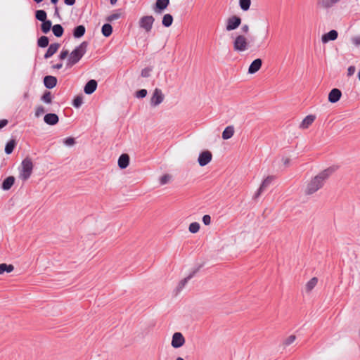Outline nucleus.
I'll return each instance as SVG.
<instances>
[{
	"mask_svg": "<svg viewBox=\"0 0 360 360\" xmlns=\"http://www.w3.org/2000/svg\"><path fill=\"white\" fill-rule=\"evenodd\" d=\"M338 37V33L336 30H332L328 33H326L321 37V41L323 44H326L329 41H335Z\"/></svg>",
	"mask_w": 360,
	"mask_h": 360,
	"instance_id": "10",
	"label": "nucleus"
},
{
	"mask_svg": "<svg viewBox=\"0 0 360 360\" xmlns=\"http://www.w3.org/2000/svg\"><path fill=\"white\" fill-rule=\"evenodd\" d=\"M356 68L354 66H349L347 69V75L348 76H352L354 74Z\"/></svg>",
	"mask_w": 360,
	"mask_h": 360,
	"instance_id": "49",
	"label": "nucleus"
},
{
	"mask_svg": "<svg viewBox=\"0 0 360 360\" xmlns=\"http://www.w3.org/2000/svg\"><path fill=\"white\" fill-rule=\"evenodd\" d=\"M176 360H184L182 357H177Z\"/></svg>",
	"mask_w": 360,
	"mask_h": 360,
	"instance_id": "59",
	"label": "nucleus"
},
{
	"mask_svg": "<svg viewBox=\"0 0 360 360\" xmlns=\"http://www.w3.org/2000/svg\"><path fill=\"white\" fill-rule=\"evenodd\" d=\"M340 0H317V6L323 9H328L334 6Z\"/></svg>",
	"mask_w": 360,
	"mask_h": 360,
	"instance_id": "11",
	"label": "nucleus"
},
{
	"mask_svg": "<svg viewBox=\"0 0 360 360\" xmlns=\"http://www.w3.org/2000/svg\"><path fill=\"white\" fill-rule=\"evenodd\" d=\"M315 116L310 115H307L300 123V128L307 129L314 121Z\"/></svg>",
	"mask_w": 360,
	"mask_h": 360,
	"instance_id": "19",
	"label": "nucleus"
},
{
	"mask_svg": "<svg viewBox=\"0 0 360 360\" xmlns=\"http://www.w3.org/2000/svg\"><path fill=\"white\" fill-rule=\"evenodd\" d=\"M282 160H283L284 165H288V164L290 162V159L289 158H283Z\"/></svg>",
	"mask_w": 360,
	"mask_h": 360,
	"instance_id": "55",
	"label": "nucleus"
},
{
	"mask_svg": "<svg viewBox=\"0 0 360 360\" xmlns=\"http://www.w3.org/2000/svg\"><path fill=\"white\" fill-rule=\"evenodd\" d=\"M129 164V156L127 154H122L118 159V166L121 169H125Z\"/></svg>",
	"mask_w": 360,
	"mask_h": 360,
	"instance_id": "18",
	"label": "nucleus"
},
{
	"mask_svg": "<svg viewBox=\"0 0 360 360\" xmlns=\"http://www.w3.org/2000/svg\"><path fill=\"white\" fill-rule=\"evenodd\" d=\"M295 339H296L295 335H290L289 337H288L285 339L284 343L285 345H290L295 340Z\"/></svg>",
	"mask_w": 360,
	"mask_h": 360,
	"instance_id": "45",
	"label": "nucleus"
},
{
	"mask_svg": "<svg viewBox=\"0 0 360 360\" xmlns=\"http://www.w3.org/2000/svg\"><path fill=\"white\" fill-rule=\"evenodd\" d=\"M51 68L53 69H57V70L61 69L63 68V63H57L56 65H53Z\"/></svg>",
	"mask_w": 360,
	"mask_h": 360,
	"instance_id": "53",
	"label": "nucleus"
},
{
	"mask_svg": "<svg viewBox=\"0 0 360 360\" xmlns=\"http://www.w3.org/2000/svg\"><path fill=\"white\" fill-rule=\"evenodd\" d=\"M117 0H110V2L112 5H115L117 3Z\"/></svg>",
	"mask_w": 360,
	"mask_h": 360,
	"instance_id": "56",
	"label": "nucleus"
},
{
	"mask_svg": "<svg viewBox=\"0 0 360 360\" xmlns=\"http://www.w3.org/2000/svg\"><path fill=\"white\" fill-rule=\"evenodd\" d=\"M86 29L84 25L77 26L73 30V36L75 38H80L84 36Z\"/></svg>",
	"mask_w": 360,
	"mask_h": 360,
	"instance_id": "23",
	"label": "nucleus"
},
{
	"mask_svg": "<svg viewBox=\"0 0 360 360\" xmlns=\"http://www.w3.org/2000/svg\"><path fill=\"white\" fill-rule=\"evenodd\" d=\"M44 83L46 88L48 89H52L56 86L57 84V79L56 77L53 76H46L44 78Z\"/></svg>",
	"mask_w": 360,
	"mask_h": 360,
	"instance_id": "17",
	"label": "nucleus"
},
{
	"mask_svg": "<svg viewBox=\"0 0 360 360\" xmlns=\"http://www.w3.org/2000/svg\"><path fill=\"white\" fill-rule=\"evenodd\" d=\"M358 77H359V79L360 80V70H359V72L358 74Z\"/></svg>",
	"mask_w": 360,
	"mask_h": 360,
	"instance_id": "60",
	"label": "nucleus"
},
{
	"mask_svg": "<svg viewBox=\"0 0 360 360\" xmlns=\"http://www.w3.org/2000/svg\"><path fill=\"white\" fill-rule=\"evenodd\" d=\"M242 31L245 33H248L249 32V30H250V27H249V25L245 24V25H243L242 28H241Z\"/></svg>",
	"mask_w": 360,
	"mask_h": 360,
	"instance_id": "52",
	"label": "nucleus"
},
{
	"mask_svg": "<svg viewBox=\"0 0 360 360\" xmlns=\"http://www.w3.org/2000/svg\"><path fill=\"white\" fill-rule=\"evenodd\" d=\"M8 124V120L6 119H3L0 120V129L4 128L5 126H6Z\"/></svg>",
	"mask_w": 360,
	"mask_h": 360,
	"instance_id": "51",
	"label": "nucleus"
},
{
	"mask_svg": "<svg viewBox=\"0 0 360 360\" xmlns=\"http://www.w3.org/2000/svg\"><path fill=\"white\" fill-rule=\"evenodd\" d=\"M275 177L274 176H268L263 180L259 187L265 190L272 183Z\"/></svg>",
	"mask_w": 360,
	"mask_h": 360,
	"instance_id": "30",
	"label": "nucleus"
},
{
	"mask_svg": "<svg viewBox=\"0 0 360 360\" xmlns=\"http://www.w3.org/2000/svg\"><path fill=\"white\" fill-rule=\"evenodd\" d=\"M169 4V0H157L155 2V11L160 12L165 9Z\"/></svg>",
	"mask_w": 360,
	"mask_h": 360,
	"instance_id": "20",
	"label": "nucleus"
},
{
	"mask_svg": "<svg viewBox=\"0 0 360 360\" xmlns=\"http://www.w3.org/2000/svg\"><path fill=\"white\" fill-rule=\"evenodd\" d=\"M338 169V166H330L318 173L307 181L304 186L303 193L307 196H311L323 188L326 181Z\"/></svg>",
	"mask_w": 360,
	"mask_h": 360,
	"instance_id": "1",
	"label": "nucleus"
},
{
	"mask_svg": "<svg viewBox=\"0 0 360 360\" xmlns=\"http://www.w3.org/2000/svg\"><path fill=\"white\" fill-rule=\"evenodd\" d=\"M317 283H318V278H317L314 277L311 279H310L307 283V284L305 285V290H306V292H311L314 288V287L316 285Z\"/></svg>",
	"mask_w": 360,
	"mask_h": 360,
	"instance_id": "24",
	"label": "nucleus"
},
{
	"mask_svg": "<svg viewBox=\"0 0 360 360\" xmlns=\"http://www.w3.org/2000/svg\"><path fill=\"white\" fill-rule=\"evenodd\" d=\"M233 46L235 51L243 52L249 49L250 43L245 36L238 34L234 38Z\"/></svg>",
	"mask_w": 360,
	"mask_h": 360,
	"instance_id": "3",
	"label": "nucleus"
},
{
	"mask_svg": "<svg viewBox=\"0 0 360 360\" xmlns=\"http://www.w3.org/2000/svg\"><path fill=\"white\" fill-rule=\"evenodd\" d=\"M185 343V338L184 335L179 333L176 332L172 335V339L171 342V345L174 348H179L182 347Z\"/></svg>",
	"mask_w": 360,
	"mask_h": 360,
	"instance_id": "7",
	"label": "nucleus"
},
{
	"mask_svg": "<svg viewBox=\"0 0 360 360\" xmlns=\"http://www.w3.org/2000/svg\"><path fill=\"white\" fill-rule=\"evenodd\" d=\"M34 1H35L36 3H40L41 1H43L44 0H33Z\"/></svg>",
	"mask_w": 360,
	"mask_h": 360,
	"instance_id": "58",
	"label": "nucleus"
},
{
	"mask_svg": "<svg viewBox=\"0 0 360 360\" xmlns=\"http://www.w3.org/2000/svg\"><path fill=\"white\" fill-rule=\"evenodd\" d=\"M52 98L53 97L50 91H46L41 96V101L48 104L51 103Z\"/></svg>",
	"mask_w": 360,
	"mask_h": 360,
	"instance_id": "35",
	"label": "nucleus"
},
{
	"mask_svg": "<svg viewBox=\"0 0 360 360\" xmlns=\"http://www.w3.org/2000/svg\"><path fill=\"white\" fill-rule=\"evenodd\" d=\"M63 143L68 146H72L75 143V141L74 138L68 137L64 140Z\"/></svg>",
	"mask_w": 360,
	"mask_h": 360,
	"instance_id": "44",
	"label": "nucleus"
},
{
	"mask_svg": "<svg viewBox=\"0 0 360 360\" xmlns=\"http://www.w3.org/2000/svg\"><path fill=\"white\" fill-rule=\"evenodd\" d=\"M97 88V82L94 79L89 80L85 85L84 91L86 94H93Z\"/></svg>",
	"mask_w": 360,
	"mask_h": 360,
	"instance_id": "16",
	"label": "nucleus"
},
{
	"mask_svg": "<svg viewBox=\"0 0 360 360\" xmlns=\"http://www.w3.org/2000/svg\"><path fill=\"white\" fill-rule=\"evenodd\" d=\"M45 112H46V110H45L44 107H43L42 105H39L36 108L35 116L40 117L41 115L44 114Z\"/></svg>",
	"mask_w": 360,
	"mask_h": 360,
	"instance_id": "40",
	"label": "nucleus"
},
{
	"mask_svg": "<svg viewBox=\"0 0 360 360\" xmlns=\"http://www.w3.org/2000/svg\"><path fill=\"white\" fill-rule=\"evenodd\" d=\"M262 64V61L260 58L253 60L248 68V73L255 74L261 68Z\"/></svg>",
	"mask_w": 360,
	"mask_h": 360,
	"instance_id": "14",
	"label": "nucleus"
},
{
	"mask_svg": "<svg viewBox=\"0 0 360 360\" xmlns=\"http://www.w3.org/2000/svg\"><path fill=\"white\" fill-rule=\"evenodd\" d=\"M173 22V17L170 14H165L162 18V23L165 27H169Z\"/></svg>",
	"mask_w": 360,
	"mask_h": 360,
	"instance_id": "31",
	"label": "nucleus"
},
{
	"mask_svg": "<svg viewBox=\"0 0 360 360\" xmlns=\"http://www.w3.org/2000/svg\"><path fill=\"white\" fill-rule=\"evenodd\" d=\"M264 191V190L262 189V188H260V187H259V188H258L257 191V192L255 193V194L254 195L253 198H254L255 199L258 198L260 196V195L262 194V193Z\"/></svg>",
	"mask_w": 360,
	"mask_h": 360,
	"instance_id": "50",
	"label": "nucleus"
},
{
	"mask_svg": "<svg viewBox=\"0 0 360 360\" xmlns=\"http://www.w3.org/2000/svg\"><path fill=\"white\" fill-rule=\"evenodd\" d=\"M147 95V91L146 89H141L136 93V96L139 98H143Z\"/></svg>",
	"mask_w": 360,
	"mask_h": 360,
	"instance_id": "43",
	"label": "nucleus"
},
{
	"mask_svg": "<svg viewBox=\"0 0 360 360\" xmlns=\"http://www.w3.org/2000/svg\"><path fill=\"white\" fill-rule=\"evenodd\" d=\"M13 269L14 267L12 264L2 263L0 264V275L3 274L4 272L10 273Z\"/></svg>",
	"mask_w": 360,
	"mask_h": 360,
	"instance_id": "29",
	"label": "nucleus"
},
{
	"mask_svg": "<svg viewBox=\"0 0 360 360\" xmlns=\"http://www.w3.org/2000/svg\"><path fill=\"white\" fill-rule=\"evenodd\" d=\"M234 134V127L233 126H228L225 128L224 131L222 132V139L224 140L229 139Z\"/></svg>",
	"mask_w": 360,
	"mask_h": 360,
	"instance_id": "22",
	"label": "nucleus"
},
{
	"mask_svg": "<svg viewBox=\"0 0 360 360\" xmlns=\"http://www.w3.org/2000/svg\"><path fill=\"white\" fill-rule=\"evenodd\" d=\"M44 121L49 125H55L58 122L59 118L55 113H48L45 115Z\"/></svg>",
	"mask_w": 360,
	"mask_h": 360,
	"instance_id": "13",
	"label": "nucleus"
},
{
	"mask_svg": "<svg viewBox=\"0 0 360 360\" xmlns=\"http://www.w3.org/2000/svg\"><path fill=\"white\" fill-rule=\"evenodd\" d=\"M59 48H60V44H58V43L51 44L49 46L46 53L44 54V58L48 59V58H51L53 54H55L58 51Z\"/></svg>",
	"mask_w": 360,
	"mask_h": 360,
	"instance_id": "15",
	"label": "nucleus"
},
{
	"mask_svg": "<svg viewBox=\"0 0 360 360\" xmlns=\"http://www.w3.org/2000/svg\"><path fill=\"white\" fill-rule=\"evenodd\" d=\"M51 3L53 4H56L58 0H51Z\"/></svg>",
	"mask_w": 360,
	"mask_h": 360,
	"instance_id": "57",
	"label": "nucleus"
},
{
	"mask_svg": "<svg viewBox=\"0 0 360 360\" xmlns=\"http://www.w3.org/2000/svg\"><path fill=\"white\" fill-rule=\"evenodd\" d=\"M88 46V42L83 41L77 46L69 55L67 66L72 67L77 63L83 56L86 53Z\"/></svg>",
	"mask_w": 360,
	"mask_h": 360,
	"instance_id": "2",
	"label": "nucleus"
},
{
	"mask_svg": "<svg viewBox=\"0 0 360 360\" xmlns=\"http://www.w3.org/2000/svg\"><path fill=\"white\" fill-rule=\"evenodd\" d=\"M202 222L205 225L208 226L211 223V217L208 214H205L202 217Z\"/></svg>",
	"mask_w": 360,
	"mask_h": 360,
	"instance_id": "47",
	"label": "nucleus"
},
{
	"mask_svg": "<svg viewBox=\"0 0 360 360\" xmlns=\"http://www.w3.org/2000/svg\"><path fill=\"white\" fill-rule=\"evenodd\" d=\"M82 103H83V98L82 96H77L73 100V105L75 108H79Z\"/></svg>",
	"mask_w": 360,
	"mask_h": 360,
	"instance_id": "39",
	"label": "nucleus"
},
{
	"mask_svg": "<svg viewBox=\"0 0 360 360\" xmlns=\"http://www.w3.org/2000/svg\"><path fill=\"white\" fill-rule=\"evenodd\" d=\"M200 224L198 222H193L189 225L188 230L192 233H195L199 231Z\"/></svg>",
	"mask_w": 360,
	"mask_h": 360,
	"instance_id": "36",
	"label": "nucleus"
},
{
	"mask_svg": "<svg viewBox=\"0 0 360 360\" xmlns=\"http://www.w3.org/2000/svg\"><path fill=\"white\" fill-rule=\"evenodd\" d=\"M33 164L30 158L24 159V181L27 179L32 172Z\"/></svg>",
	"mask_w": 360,
	"mask_h": 360,
	"instance_id": "9",
	"label": "nucleus"
},
{
	"mask_svg": "<svg viewBox=\"0 0 360 360\" xmlns=\"http://www.w3.org/2000/svg\"><path fill=\"white\" fill-rule=\"evenodd\" d=\"M342 93L338 89H333L328 94V101L330 103H336L341 98Z\"/></svg>",
	"mask_w": 360,
	"mask_h": 360,
	"instance_id": "12",
	"label": "nucleus"
},
{
	"mask_svg": "<svg viewBox=\"0 0 360 360\" xmlns=\"http://www.w3.org/2000/svg\"><path fill=\"white\" fill-rule=\"evenodd\" d=\"M164 100V95L160 89H155L150 98V105L155 107L160 105Z\"/></svg>",
	"mask_w": 360,
	"mask_h": 360,
	"instance_id": "6",
	"label": "nucleus"
},
{
	"mask_svg": "<svg viewBox=\"0 0 360 360\" xmlns=\"http://www.w3.org/2000/svg\"><path fill=\"white\" fill-rule=\"evenodd\" d=\"M101 32L105 37L110 36L112 32V25L108 23L104 24L102 27Z\"/></svg>",
	"mask_w": 360,
	"mask_h": 360,
	"instance_id": "28",
	"label": "nucleus"
},
{
	"mask_svg": "<svg viewBox=\"0 0 360 360\" xmlns=\"http://www.w3.org/2000/svg\"><path fill=\"white\" fill-rule=\"evenodd\" d=\"M195 271L192 274H189L187 277L184 278V279L181 280L176 287V289L178 291L181 290L185 285L187 284L188 281L194 276Z\"/></svg>",
	"mask_w": 360,
	"mask_h": 360,
	"instance_id": "25",
	"label": "nucleus"
},
{
	"mask_svg": "<svg viewBox=\"0 0 360 360\" xmlns=\"http://www.w3.org/2000/svg\"><path fill=\"white\" fill-rule=\"evenodd\" d=\"M46 17V13L44 10H37L35 13V18L39 21H44Z\"/></svg>",
	"mask_w": 360,
	"mask_h": 360,
	"instance_id": "33",
	"label": "nucleus"
},
{
	"mask_svg": "<svg viewBox=\"0 0 360 360\" xmlns=\"http://www.w3.org/2000/svg\"><path fill=\"white\" fill-rule=\"evenodd\" d=\"M52 31L56 37H60L63 34L64 30L60 25L57 24L52 27Z\"/></svg>",
	"mask_w": 360,
	"mask_h": 360,
	"instance_id": "27",
	"label": "nucleus"
},
{
	"mask_svg": "<svg viewBox=\"0 0 360 360\" xmlns=\"http://www.w3.org/2000/svg\"><path fill=\"white\" fill-rule=\"evenodd\" d=\"M212 158V155L210 151L205 150L200 153L198 157V163L200 166L203 167L207 165Z\"/></svg>",
	"mask_w": 360,
	"mask_h": 360,
	"instance_id": "8",
	"label": "nucleus"
},
{
	"mask_svg": "<svg viewBox=\"0 0 360 360\" xmlns=\"http://www.w3.org/2000/svg\"><path fill=\"white\" fill-rule=\"evenodd\" d=\"M155 18L153 15L142 16L139 20V26L148 33L152 30Z\"/></svg>",
	"mask_w": 360,
	"mask_h": 360,
	"instance_id": "4",
	"label": "nucleus"
},
{
	"mask_svg": "<svg viewBox=\"0 0 360 360\" xmlns=\"http://www.w3.org/2000/svg\"><path fill=\"white\" fill-rule=\"evenodd\" d=\"M15 147V141H10L7 143L6 147H5V152L7 154H10L13 152Z\"/></svg>",
	"mask_w": 360,
	"mask_h": 360,
	"instance_id": "37",
	"label": "nucleus"
},
{
	"mask_svg": "<svg viewBox=\"0 0 360 360\" xmlns=\"http://www.w3.org/2000/svg\"><path fill=\"white\" fill-rule=\"evenodd\" d=\"M241 24V18L237 15L229 17L226 21V30L228 32L237 29Z\"/></svg>",
	"mask_w": 360,
	"mask_h": 360,
	"instance_id": "5",
	"label": "nucleus"
},
{
	"mask_svg": "<svg viewBox=\"0 0 360 360\" xmlns=\"http://www.w3.org/2000/svg\"><path fill=\"white\" fill-rule=\"evenodd\" d=\"M52 27V23L51 20H45L42 21V24L41 25V32L44 34L48 33L51 28Z\"/></svg>",
	"mask_w": 360,
	"mask_h": 360,
	"instance_id": "26",
	"label": "nucleus"
},
{
	"mask_svg": "<svg viewBox=\"0 0 360 360\" xmlns=\"http://www.w3.org/2000/svg\"><path fill=\"white\" fill-rule=\"evenodd\" d=\"M251 5V0H239V6L240 8L246 11H248Z\"/></svg>",
	"mask_w": 360,
	"mask_h": 360,
	"instance_id": "34",
	"label": "nucleus"
},
{
	"mask_svg": "<svg viewBox=\"0 0 360 360\" xmlns=\"http://www.w3.org/2000/svg\"><path fill=\"white\" fill-rule=\"evenodd\" d=\"M65 4L68 6H72L75 3V0H64Z\"/></svg>",
	"mask_w": 360,
	"mask_h": 360,
	"instance_id": "54",
	"label": "nucleus"
},
{
	"mask_svg": "<svg viewBox=\"0 0 360 360\" xmlns=\"http://www.w3.org/2000/svg\"><path fill=\"white\" fill-rule=\"evenodd\" d=\"M152 69L150 68H146L141 70V77H148L150 75V72Z\"/></svg>",
	"mask_w": 360,
	"mask_h": 360,
	"instance_id": "42",
	"label": "nucleus"
},
{
	"mask_svg": "<svg viewBox=\"0 0 360 360\" xmlns=\"http://www.w3.org/2000/svg\"><path fill=\"white\" fill-rule=\"evenodd\" d=\"M49 38L46 36H41L37 40V46L41 48H45L49 45Z\"/></svg>",
	"mask_w": 360,
	"mask_h": 360,
	"instance_id": "32",
	"label": "nucleus"
},
{
	"mask_svg": "<svg viewBox=\"0 0 360 360\" xmlns=\"http://www.w3.org/2000/svg\"><path fill=\"white\" fill-rule=\"evenodd\" d=\"M352 44L356 46H360V36H355L351 39Z\"/></svg>",
	"mask_w": 360,
	"mask_h": 360,
	"instance_id": "46",
	"label": "nucleus"
},
{
	"mask_svg": "<svg viewBox=\"0 0 360 360\" xmlns=\"http://www.w3.org/2000/svg\"><path fill=\"white\" fill-rule=\"evenodd\" d=\"M68 55H70V54H69V51L68 50H63L60 53L58 57H59L60 60H64L68 57Z\"/></svg>",
	"mask_w": 360,
	"mask_h": 360,
	"instance_id": "48",
	"label": "nucleus"
},
{
	"mask_svg": "<svg viewBox=\"0 0 360 360\" xmlns=\"http://www.w3.org/2000/svg\"><path fill=\"white\" fill-rule=\"evenodd\" d=\"M172 179V176L170 174H165L160 179V183L161 185H165L168 184Z\"/></svg>",
	"mask_w": 360,
	"mask_h": 360,
	"instance_id": "38",
	"label": "nucleus"
},
{
	"mask_svg": "<svg viewBox=\"0 0 360 360\" xmlns=\"http://www.w3.org/2000/svg\"><path fill=\"white\" fill-rule=\"evenodd\" d=\"M15 183V178L13 176L7 177L2 183L1 188L4 191L9 190Z\"/></svg>",
	"mask_w": 360,
	"mask_h": 360,
	"instance_id": "21",
	"label": "nucleus"
},
{
	"mask_svg": "<svg viewBox=\"0 0 360 360\" xmlns=\"http://www.w3.org/2000/svg\"><path fill=\"white\" fill-rule=\"evenodd\" d=\"M120 16H121V14L119 13H112V14L110 15L109 16H108L107 20L109 22H112V21L119 19L120 18Z\"/></svg>",
	"mask_w": 360,
	"mask_h": 360,
	"instance_id": "41",
	"label": "nucleus"
}]
</instances>
